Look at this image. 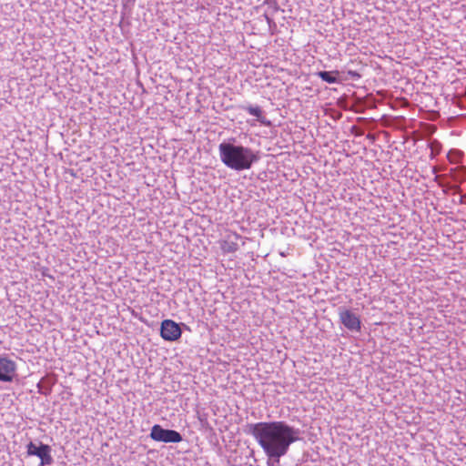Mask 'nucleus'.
<instances>
[{
  "label": "nucleus",
  "instance_id": "obj_12",
  "mask_svg": "<svg viewBox=\"0 0 466 466\" xmlns=\"http://www.w3.org/2000/svg\"><path fill=\"white\" fill-rule=\"evenodd\" d=\"M429 147L431 151V157H434L436 155L440 154L441 150V144L438 140L431 141Z\"/></svg>",
  "mask_w": 466,
  "mask_h": 466
},
{
  "label": "nucleus",
  "instance_id": "obj_2",
  "mask_svg": "<svg viewBox=\"0 0 466 466\" xmlns=\"http://www.w3.org/2000/svg\"><path fill=\"white\" fill-rule=\"evenodd\" d=\"M221 162L235 171L248 170L260 159V152L251 147L237 144L235 137L223 141L218 146Z\"/></svg>",
  "mask_w": 466,
  "mask_h": 466
},
{
  "label": "nucleus",
  "instance_id": "obj_3",
  "mask_svg": "<svg viewBox=\"0 0 466 466\" xmlns=\"http://www.w3.org/2000/svg\"><path fill=\"white\" fill-rule=\"evenodd\" d=\"M149 436L156 441L165 443H178L183 440L182 435L178 431L175 430L164 429L159 424H155L151 428Z\"/></svg>",
  "mask_w": 466,
  "mask_h": 466
},
{
  "label": "nucleus",
  "instance_id": "obj_1",
  "mask_svg": "<svg viewBox=\"0 0 466 466\" xmlns=\"http://www.w3.org/2000/svg\"><path fill=\"white\" fill-rule=\"evenodd\" d=\"M243 431L251 435L267 456V466H280L291 444L300 440V430L284 420L247 423Z\"/></svg>",
  "mask_w": 466,
  "mask_h": 466
},
{
  "label": "nucleus",
  "instance_id": "obj_18",
  "mask_svg": "<svg viewBox=\"0 0 466 466\" xmlns=\"http://www.w3.org/2000/svg\"><path fill=\"white\" fill-rule=\"evenodd\" d=\"M461 178L466 179V168L461 167Z\"/></svg>",
  "mask_w": 466,
  "mask_h": 466
},
{
  "label": "nucleus",
  "instance_id": "obj_9",
  "mask_svg": "<svg viewBox=\"0 0 466 466\" xmlns=\"http://www.w3.org/2000/svg\"><path fill=\"white\" fill-rule=\"evenodd\" d=\"M240 238L238 235L228 237L221 244V248L224 252L233 253L238 249V240Z\"/></svg>",
  "mask_w": 466,
  "mask_h": 466
},
{
  "label": "nucleus",
  "instance_id": "obj_16",
  "mask_svg": "<svg viewBox=\"0 0 466 466\" xmlns=\"http://www.w3.org/2000/svg\"><path fill=\"white\" fill-rule=\"evenodd\" d=\"M351 130H352V133H354L356 136H362L363 135V131L359 129L355 126L351 127Z\"/></svg>",
  "mask_w": 466,
  "mask_h": 466
},
{
  "label": "nucleus",
  "instance_id": "obj_4",
  "mask_svg": "<svg viewBox=\"0 0 466 466\" xmlns=\"http://www.w3.org/2000/svg\"><path fill=\"white\" fill-rule=\"evenodd\" d=\"M26 450L28 456H36L41 460V466L50 465L54 461L51 456V447L47 444L40 442L37 446L30 441L26 445Z\"/></svg>",
  "mask_w": 466,
  "mask_h": 466
},
{
  "label": "nucleus",
  "instance_id": "obj_10",
  "mask_svg": "<svg viewBox=\"0 0 466 466\" xmlns=\"http://www.w3.org/2000/svg\"><path fill=\"white\" fill-rule=\"evenodd\" d=\"M322 81L329 84L339 83L340 80L337 76L339 75L338 70L335 71H319L316 74Z\"/></svg>",
  "mask_w": 466,
  "mask_h": 466
},
{
  "label": "nucleus",
  "instance_id": "obj_5",
  "mask_svg": "<svg viewBox=\"0 0 466 466\" xmlns=\"http://www.w3.org/2000/svg\"><path fill=\"white\" fill-rule=\"evenodd\" d=\"M339 317L340 323L352 332H359L361 329V321L360 317L352 310L345 307L339 308Z\"/></svg>",
  "mask_w": 466,
  "mask_h": 466
},
{
  "label": "nucleus",
  "instance_id": "obj_6",
  "mask_svg": "<svg viewBox=\"0 0 466 466\" xmlns=\"http://www.w3.org/2000/svg\"><path fill=\"white\" fill-rule=\"evenodd\" d=\"M182 329L179 323L172 319H164L160 325V336L166 341H177L181 338Z\"/></svg>",
  "mask_w": 466,
  "mask_h": 466
},
{
  "label": "nucleus",
  "instance_id": "obj_17",
  "mask_svg": "<svg viewBox=\"0 0 466 466\" xmlns=\"http://www.w3.org/2000/svg\"><path fill=\"white\" fill-rule=\"evenodd\" d=\"M459 202L460 204H466V194L461 196Z\"/></svg>",
  "mask_w": 466,
  "mask_h": 466
},
{
  "label": "nucleus",
  "instance_id": "obj_11",
  "mask_svg": "<svg viewBox=\"0 0 466 466\" xmlns=\"http://www.w3.org/2000/svg\"><path fill=\"white\" fill-rule=\"evenodd\" d=\"M240 108L248 111L251 116H256L258 121H259L260 123L267 124L262 116L263 112L258 106H241Z\"/></svg>",
  "mask_w": 466,
  "mask_h": 466
},
{
  "label": "nucleus",
  "instance_id": "obj_7",
  "mask_svg": "<svg viewBox=\"0 0 466 466\" xmlns=\"http://www.w3.org/2000/svg\"><path fill=\"white\" fill-rule=\"evenodd\" d=\"M16 363L7 355H0V381L12 382L17 376Z\"/></svg>",
  "mask_w": 466,
  "mask_h": 466
},
{
  "label": "nucleus",
  "instance_id": "obj_15",
  "mask_svg": "<svg viewBox=\"0 0 466 466\" xmlns=\"http://www.w3.org/2000/svg\"><path fill=\"white\" fill-rule=\"evenodd\" d=\"M264 16L269 27L276 25L274 20L268 14H265Z\"/></svg>",
  "mask_w": 466,
  "mask_h": 466
},
{
  "label": "nucleus",
  "instance_id": "obj_19",
  "mask_svg": "<svg viewBox=\"0 0 466 466\" xmlns=\"http://www.w3.org/2000/svg\"><path fill=\"white\" fill-rule=\"evenodd\" d=\"M429 127H430V132L431 133H433V132L436 131V127L435 126L430 125Z\"/></svg>",
  "mask_w": 466,
  "mask_h": 466
},
{
  "label": "nucleus",
  "instance_id": "obj_14",
  "mask_svg": "<svg viewBox=\"0 0 466 466\" xmlns=\"http://www.w3.org/2000/svg\"><path fill=\"white\" fill-rule=\"evenodd\" d=\"M347 74L353 79L360 78V75L357 71L349 70Z\"/></svg>",
  "mask_w": 466,
  "mask_h": 466
},
{
  "label": "nucleus",
  "instance_id": "obj_8",
  "mask_svg": "<svg viewBox=\"0 0 466 466\" xmlns=\"http://www.w3.org/2000/svg\"><path fill=\"white\" fill-rule=\"evenodd\" d=\"M56 380L49 377H44L37 383L38 392L45 396H47L52 391V387L55 385Z\"/></svg>",
  "mask_w": 466,
  "mask_h": 466
},
{
  "label": "nucleus",
  "instance_id": "obj_13",
  "mask_svg": "<svg viewBox=\"0 0 466 466\" xmlns=\"http://www.w3.org/2000/svg\"><path fill=\"white\" fill-rule=\"evenodd\" d=\"M267 4L269 5L270 8L273 9L274 12H277L279 9V5L276 0L268 1Z\"/></svg>",
  "mask_w": 466,
  "mask_h": 466
}]
</instances>
